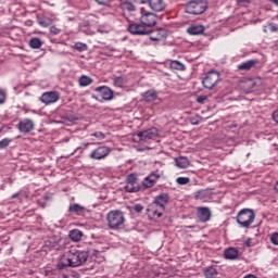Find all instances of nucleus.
Here are the masks:
<instances>
[{
	"label": "nucleus",
	"instance_id": "obj_39",
	"mask_svg": "<svg viewBox=\"0 0 278 278\" xmlns=\"http://www.w3.org/2000/svg\"><path fill=\"white\" fill-rule=\"evenodd\" d=\"M197 101L198 103H205V101H207V96H199Z\"/></svg>",
	"mask_w": 278,
	"mask_h": 278
},
{
	"label": "nucleus",
	"instance_id": "obj_38",
	"mask_svg": "<svg viewBox=\"0 0 278 278\" xmlns=\"http://www.w3.org/2000/svg\"><path fill=\"white\" fill-rule=\"evenodd\" d=\"M5 103V92L3 89H0V104Z\"/></svg>",
	"mask_w": 278,
	"mask_h": 278
},
{
	"label": "nucleus",
	"instance_id": "obj_2",
	"mask_svg": "<svg viewBox=\"0 0 278 278\" xmlns=\"http://www.w3.org/2000/svg\"><path fill=\"white\" fill-rule=\"evenodd\" d=\"M167 203L168 195L166 193L160 194L154 199L153 203L150 204L148 211H150L152 215L160 218L162 214H164V210Z\"/></svg>",
	"mask_w": 278,
	"mask_h": 278
},
{
	"label": "nucleus",
	"instance_id": "obj_33",
	"mask_svg": "<svg viewBox=\"0 0 278 278\" xmlns=\"http://www.w3.org/2000/svg\"><path fill=\"white\" fill-rule=\"evenodd\" d=\"M176 184H179V186H186V185L190 184V178H188V177H178L176 179Z\"/></svg>",
	"mask_w": 278,
	"mask_h": 278
},
{
	"label": "nucleus",
	"instance_id": "obj_9",
	"mask_svg": "<svg viewBox=\"0 0 278 278\" xmlns=\"http://www.w3.org/2000/svg\"><path fill=\"white\" fill-rule=\"evenodd\" d=\"M110 153H112V149L110 147L100 146L90 153L89 157H91V160H105Z\"/></svg>",
	"mask_w": 278,
	"mask_h": 278
},
{
	"label": "nucleus",
	"instance_id": "obj_16",
	"mask_svg": "<svg viewBox=\"0 0 278 278\" xmlns=\"http://www.w3.org/2000/svg\"><path fill=\"white\" fill-rule=\"evenodd\" d=\"M148 4L153 12L166 10V2L164 0H148Z\"/></svg>",
	"mask_w": 278,
	"mask_h": 278
},
{
	"label": "nucleus",
	"instance_id": "obj_35",
	"mask_svg": "<svg viewBox=\"0 0 278 278\" xmlns=\"http://www.w3.org/2000/svg\"><path fill=\"white\" fill-rule=\"evenodd\" d=\"M10 142H12V140L10 139H3L0 141V149H5V147L10 146Z\"/></svg>",
	"mask_w": 278,
	"mask_h": 278
},
{
	"label": "nucleus",
	"instance_id": "obj_11",
	"mask_svg": "<svg viewBox=\"0 0 278 278\" xmlns=\"http://www.w3.org/2000/svg\"><path fill=\"white\" fill-rule=\"evenodd\" d=\"M41 103H45V105H51V103H58L60 101V92L58 91H47L42 93L40 97Z\"/></svg>",
	"mask_w": 278,
	"mask_h": 278
},
{
	"label": "nucleus",
	"instance_id": "obj_18",
	"mask_svg": "<svg viewBox=\"0 0 278 278\" xmlns=\"http://www.w3.org/2000/svg\"><path fill=\"white\" fill-rule=\"evenodd\" d=\"M96 90H97V92H100V94H101L102 99H104V101H110L114 98V93L108 87H98Z\"/></svg>",
	"mask_w": 278,
	"mask_h": 278
},
{
	"label": "nucleus",
	"instance_id": "obj_46",
	"mask_svg": "<svg viewBox=\"0 0 278 278\" xmlns=\"http://www.w3.org/2000/svg\"><path fill=\"white\" fill-rule=\"evenodd\" d=\"M18 197H21V193H15V194L11 195V199H18Z\"/></svg>",
	"mask_w": 278,
	"mask_h": 278
},
{
	"label": "nucleus",
	"instance_id": "obj_43",
	"mask_svg": "<svg viewBox=\"0 0 278 278\" xmlns=\"http://www.w3.org/2000/svg\"><path fill=\"white\" fill-rule=\"evenodd\" d=\"M273 119L275 121V123H278V110L274 111Z\"/></svg>",
	"mask_w": 278,
	"mask_h": 278
},
{
	"label": "nucleus",
	"instance_id": "obj_24",
	"mask_svg": "<svg viewBox=\"0 0 278 278\" xmlns=\"http://www.w3.org/2000/svg\"><path fill=\"white\" fill-rule=\"evenodd\" d=\"M68 236L73 240V242H79V240L84 238V232L79 229H73L70 231Z\"/></svg>",
	"mask_w": 278,
	"mask_h": 278
},
{
	"label": "nucleus",
	"instance_id": "obj_27",
	"mask_svg": "<svg viewBox=\"0 0 278 278\" xmlns=\"http://www.w3.org/2000/svg\"><path fill=\"white\" fill-rule=\"evenodd\" d=\"M194 198L198 201H205V199H210V192L207 190H200L194 193Z\"/></svg>",
	"mask_w": 278,
	"mask_h": 278
},
{
	"label": "nucleus",
	"instance_id": "obj_4",
	"mask_svg": "<svg viewBox=\"0 0 278 278\" xmlns=\"http://www.w3.org/2000/svg\"><path fill=\"white\" fill-rule=\"evenodd\" d=\"M236 220L243 229H249L252 223H255V212L251 208H242L236 217Z\"/></svg>",
	"mask_w": 278,
	"mask_h": 278
},
{
	"label": "nucleus",
	"instance_id": "obj_26",
	"mask_svg": "<svg viewBox=\"0 0 278 278\" xmlns=\"http://www.w3.org/2000/svg\"><path fill=\"white\" fill-rule=\"evenodd\" d=\"M226 260H236L238 257V250L236 248H229L225 251Z\"/></svg>",
	"mask_w": 278,
	"mask_h": 278
},
{
	"label": "nucleus",
	"instance_id": "obj_28",
	"mask_svg": "<svg viewBox=\"0 0 278 278\" xmlns=\"http://www.w3.org/2000/svg\"><path fill=\"white\" fill-rule=\"evenodd\" d=\"M169 68L172 71H186V65H184V63H181L179 61H172Z\"/></svg>",
	"mask_w": 278,
	"mask_h": 278
},
{
	"label": "nucleus",
	"instance_id": "obj_34",
	"mask_svg": "<svg viewBox=\"0 0 278 278\" xmlns=\"http://www.w3.org/2000/svg\"><path fill=\"white\" fill-rule=\"evenodd\" d=\"M123 10H127L128 12H134V10H136V5H134V3L131 2H124Z\"/></svg>",
	"mask_w": 278,
	"mask_h": 278
},
{
	"label": "nucleus",
	"instance_id": "obj_31",
	"mask_svg": "<svg viewBox=\"0 0 278 278\" xmlns=\"http://www.w3.org/2000/svg\"><path fill=\"white\" fill-rule=\"evenodd\" d=\"M204 275L206 278H214V277H216V275H218V271H216V268H214V267H207L204 270Z\"/></svg>",
	"mask_w": 278,
	"mask_h": 278
},
{
	"label": "nucleus",
	"instance_id": "obj_47",
	"mask_svg": "<svg viewBox=\"0 0 278 278\" xmlns=\"http://www.w3.org/2000/svg\"><path fill=\"white\" fill-rule=\"evenodd\" d=\"M244 278H257V277H255V275H248V276H245Z\"/></svg>",
	"mask_w": 278,
	"mask_h": 278
},
{
	"label": "nucleus",
	"instance_id": "obj_49",
	"mask_svg": "<svg viewBox=\"0 0 278 278\" xmlns=\"http://www.w3.org/2000/svg\"><path fill=\"white\" fill-rule=\"evenodd\" d=\"M274 190H275V192H277V194H278V181H277V184H276Z\"/></svg>",
	"mask_w": 278,
	"mask_h": 278
},
{
	"label": "nucleus",
	"instance_id": "obj_32",
	"mask_svg": "<svg viewBox=\"0 0 278 278\" xmlns=\"http://www.w3.org/2000/svg\"><path fill=\"white\" fill-rule=\"evenodd\" d=\"M73 49H75L76 51H88V45L84 43V42H76L73 46Z\"/></svg>",
	"mask_w": 278,
	"mask_h": 278
},
{
	"label": "nucleus",
	"instance_id": "obj_20",
	"mask_svg": "<svg viewBox=\"0 0 278 278\" xmlns=\"http://www.w3.org/2000/svg\"><path fill=\"white\" fill-rule=\"evenodd\" d=\"M257 65V60H250L238 65L239 71H251Z\"/></svg>",
	"mask_w": 278,
	"mask_h": 278
},
{
	"label": "nucleus",
	"instance_id": "obj_41",
	"mask_svg": "<svg viewBox=\"0 0 278 278\" xmlns=\"http://www.w3.org/2000/svg\"><path fill=\"white\" fill-rule=\"evenodd\" d=\"M99 5H110V0H96Z\"/></svg>",
	"mask_w": 278,
	"mask_h": 278
},
{
	"label": "nucleus",
	"instance_id": "obj_1",
	"mask_svg": "<svg viewBox=\"0 0 278 278\" xmlns=\"http://www.w3.org/2000/svg\"><path fill=\"white\" fill-rule=\"evenodd\" d=\"M88 257L89 254L86 251L70 250L61 256L58 268L62 270L63 268H67V266L72 268L84 266V263L88 262Z\"/></svg>",
	"mask_w": 278,
	"mask_h": 278
},
{
	"label": "nucleus",
	"instance_id": "obj_21",
	"mask_svg": "<svg viewBox=\"0 0 278 278\" xmlns=\"http://www.w3.org/2000/svg\"><path fill=\"white\" fill-rule=\"evenodd\" d=\"M175 164L178 168H188L190 166V160L186 156H178L175 159Z\"/></svg>",
	"mask_w": 278,
	"mask_h": 278
},
{
	"label": "nucleus",
	"instance_id": "obj_48",
	"mask_svg": "<svg viewBox=\"0 0 278 278\" xmlns=\"http://www.w3.org/2000/svg\"><path fill=\"white\" fill-rule=\"evenodd\" d=\"M269 1H271V3H275L276 7L278 8V0H269Z\"/></svg>",
	"mask_w": 278,
	"mask_h": 278
},
{
	"label": "nucleus",
	"instance_id": "obj_15",
	"mask_svg": "<svg viewBox=\"0 0 278 278\" xmlns=\"http://www.w3.org/2000/svg\"><path fill=\"white\" fill-rule=\"evenodd\" d=\"M197 216L200 223H207L212 218V211L210 207H198Z\"/></svg>",
	"mask_w": 278,
	"mask_h": 278
},
{
	"label": "nucleus",
	"instance_id": "obj_22",
	"mask_svg": "<svg viewBox=\"0 0 278 278\" xmlns=\"http://www.w3.org/2000/svg\"><path fill=\"white\" fill-rule=\"evenodd\" d=\"M68 212H71L72 214H77V216H81V214L86 212V207L79 204H71L68 207Z\"/></svg>",
	"mask_w": 278,
	"mask_h": 278
},
{
	"label": "nucleus",
	"instance_id": "obj_17",
	"mask_svg": "<svg viewBox=\"0 0 278 278\" xmlns=\"http://www.w3.org/2000/svg\"><path fill=\"white\" fill-rule=\"evenodd\" d=\"M166 36V30L163 28H159L150 35V40H153V42H160V40H164Z\"/></svg>",
	"mask_w": 278,
	"mask_h": 278
},
{
	"label": "nucleus",
	"instance_id": "obj_5",
	"mask_svg": "<svg viewBox=\"0 0 278 278\" xmlns=\"http://www.w3.org/2000/svg\"><path fill=\"white\" fill-rule=\"evenodd\" d=\"M205 10H207V1L205 0H193L186 5L188 14L199 15L203 14Z\"/></svg>",
	"mask_w": 278,
	"mask_h": 278
},
{
	"label": "nucleus",
	"instance_id": "obj_6",
	"mask_svg": "<svg viewBox=\"0 0 278 278\" xmlns=\"http://www.w3.org/2000/svg\"><path fill=\"white\" fill-rule=\"evenodd\" d=\"M140 12L141 25H144L148 29L157 25V15L155 13L147 11L144 8H141Z\"/></svg>",
	"mask_w": 278,
	"mask_h": 278
},
{
	"label": "nucleus",
	"instance_id": "obj_14",
	"mask_svg": "<svg viewBox=\"0 0 278 278\" xmlns=\"http://www.w3.org/2000/svg\"><path fill=\"white\" fill-rule=\"evenodd\" d=\"M162 177L160 175V172H153L149 176H147L143 180L144 188H153L155 186V182Z\"/></svg>",
	"mask_w": 278,
	"mask_h": 278
},
{
	"label": "nucleus",
	"instance_id": "obj_7",
	"mask_svg": "<svg viewBox=\"0 0 278 278\" xmlns=\"http://www.w3.org/2000/svg\"><path fill=\"white\" fill-rule=\"evenodd\" d=\"M159 135L160 134L157 132V128H151L134 135V140L136 142H148V140H153V138H157Z\"/></svg>",
	"mask_w": 278,
	"mask_h": 278
},
{
	"label": "nucleus",
	"instance_id": "obj_42",
	"mask_svg": "<svg viewBox=\"0 0 278 278\" xmlns=\"http://www.w3.org/2000/svg\"><path fill=\"white\" fill-rule=\"evenodd\" d=\"M142 210H144V207L141 204L135 205V212H137V214H140V212H142Z\"/></svg>",
	"mask_w": 278,
	"mask_h": 278
},
{
	"label": "nucleus",
	"instance_id": "obj_40",
	"mask_svg": "<svg viewBox=\"0 0 278 278\" xmlns=\"http://www.w3.org/2000/svg\"><path fill=\"white\" fill-rule=\"evenodd\" d=\"M238 5H249L251 0H237Z\"/></svg>",
	"mask_w": 278,
	"mask_h": 278
},
{
	"label": "nucleus",
	"instance_id": "obj_36",
	"mask_svg": "<svg viewBox=\"0 0 278 278\" xmlns=\"http://www.w3.org/2000/svg\"><path fill=\"white\" fill-rule=\"evenodd\" d=\"M50 33H52L53 36H58V34L62 33V29L58 28L56 26H51L50 27Z\"/></svg>",
	"mask_w": 278,
	"mask_h": 278
},
{
	"label": "nucleus",
	"instance_id": "obj_23",
	"mask_svg": "<svg viewBox=\"0 0 278 278\" xmlns=\"http://www.w3.org/2000/svg\"><path fill=\"white\" fill-rule=\"evenodd\" d=\"M113 85L116 88H124L127 85V77L125 76H116L113 78Z\"/></svg>",
	"mask_w": 278,
	"mask_h": 278
},
{
	"label": "nucleus",
	"instance_id": "obj_50",
	"mask_svg": "<svg viewBox=\"0 0 278 278\" xmlns=\"http://www.w3.org/2000/svg\"><path fill=\"white\" fill-rule=\"evenodd\" d=\"M271 31H277V26H273Z\"/></svg>",
	"mask_w": 278,
	"mask_h": 278
},
{
	"label": "nucleus",
	"instance_id": "obj_3",
	"mask_svg": "<svg viewBox=\"0 0 278 278\" xmlns=\"http://www.w3.org/2000/svg\"><path fill=\"white\" fill-rule=\"evenodd\" d=\"M106 223L110 229L118 230L125 225V214L118 210H114L108 213Z\"/></svg>",
	"mask_w": 278,
	"mask_h": 278
},
{
	"label": "nucleus",
	"instance_id": "obj_44",
	"mask_svg": "<svg viewBox=\"0 0 278 278\" xmlns=\"http://www.w3.org/2000/svg\"><path fill=\"white\" fill-rule=\"evenodd\" d=\"M92 136L96 138H104L103 132H94Z\"/></svg>",
	"mask_w": 278,
	"mask_h": 278
},
{
	"label": "nucleus",
	"instance_id": "obj_19",
	"mask_svg": "<svg viewBox=\"0 0 278 278\" xmlns=\"http://www.w3.org/2000/svg\"><path fill=\"white\" fill-rule=\"evenodd\" d=\"M190 36H199L205 31V27L203 25H192L187 29Z\"/></svg>",
	"mask_w": 278,
	"mask_h": 278
},
{
	"label": "nucleus",
	"instance_id": "obj_8",
	"mask_svg": "<svg viewBox=\"0 0 278 278\" xmlns=\"http://www.w3.org/2000/svg\"><path fill=\"white\" fill-rule=\"evenodd\" d=\"M218 81H220V74L216 71H212L204 77L202 84L204 88L212 90V88L217 86Z\"/></svg>",
	"mask_w": 278,
	"mask_h": 278
},
{
	"label": "nucleus",
	"instance_id": "obj_12",
	"mask_svg": "<svg viewBox=\"0 0 278 278\" xmlns=\"http://www.w3.org/2000/svg\"><path fill=\"white\" fill-rule=\"evenodd\" d=\"M126 192H138L140 185H138V177L135 174H130L126 179V186L124 187Z\"/></svg>",
	"mask_w": 278,
	"mask_h": 278
},
{
	"label": "nucleus",
	"instance_id": "obj_45",
	"mask_svg": "<svg viewBox=\"0 0 278 278\" xmlns=\"http://www.w3.org/2000/svg\"><path fill=\"white\" fill-rule=\"evenodd\" d=\"M147 1L149 2V0H134L135 3L139 4L147 3Z\"/></svg>",
	"mask_w": 278,
	"mask_h": 278
},
{
	"label": "nucleus",
	"instance_id": "obj_29",
	"mask_svg": "<svg viewBox=\"0 0 278 278\" xmlns=\"http://www.w3.org/2000/svg\"><path fill=\"white\" fill-rule=\"evenodd\" d=\"M29 47L31 49H40L42 47V40H40V38H31L29 41Z\"/></svg>",
	"mask_w": 278,
	"mask_h": 278
},
{
	"label": "nucleus",
	"instance_id": "obj_10",
	"mask_svg": "<svg viewBox=\"0 0 278 278\" xmlns=\"http://www.w3.org/2000/svg\"><path fill=\"white\" fill-rule=\"evenodd\" d=\"M128 31L134 36H144L147 34H152L151 29L143 24L131 23L128 26Z\"/></svg>",
	"mask_w": 278,
	"mask_h": 278
},
{
	"label": "nucleus",
	"instance_id": "obj_25",
	"mask_svg": "<svg viewBox=\"0 0 278 278\" xmlns=\"http://www.w3.org/2000/svg\"><path fill=\"white\" fill-rule=\"evenodd\" d=\"M144 99L148 103H153V101H157V92L155 90H148L144 93Z\"/></svg>",
	"mask_w": 278,
	"mask_h": 278
},
{
	"label": "nucleus",
	"instance_id": "obj_37",
	"mask_svg": "<svg viewBox=\"0 0 278 278\" xmlns=\"http://www.w3.org/2000/svg\"><path fill=\"white\" fill-rule=\"evenodd\" d=\"M270 242L278 247V232L271 235Z\"/></svg>",
	"mask_w": 278,
	"mask_h": 278
},
{
	"label": "nucleus",
	"instance_id": "obj_51",
	"mask_svg": "<svg viewBox=\"0 0 278 278\" xmlns=\"http://www.w3.org/2000/svg\"><path fill=\"white\" fill-rule=\"evenodd\" d=\"M90 146V143H84L83 144V147H85V149H86V147H89Z\"/></svg>",
	"mask_w": 278,
	"mask_h": 278
},
{
	"label": "nucleus",
	"instance_id": "obj_13",
	"mask_svg": "<svg viewBox=\"0 0 278 278\" xmlns=\"http://www.w3.org/2000/svg\"><path fill=\"white\" fill-rule=\"evenodd\" d=\"M34 127H36V124L30 118L20 121L17 125V129L21 134H31Z\"/></svg>",
	"mask_w": 278,
	"mask_h": 278
},
{
	"label": "nucleus",
	"instance_id": "obj_30",
	"mask_svg": "<svg viewBox=\"0 0 278 278\" xmlns=\"http://www.w3.org/2000/svg\"><path fill=\"white\" fill-rule=\"evenodd\" d=\"M78 81H79V86L86 87V86H90V84H92V78H90L86 75H83V76H80Z\"/></svg>",
	"mask_w": 278,
	"mask_h": 278
}]
</instances>
